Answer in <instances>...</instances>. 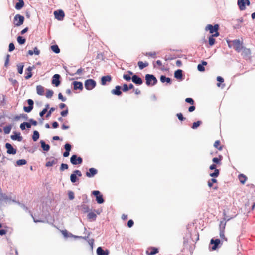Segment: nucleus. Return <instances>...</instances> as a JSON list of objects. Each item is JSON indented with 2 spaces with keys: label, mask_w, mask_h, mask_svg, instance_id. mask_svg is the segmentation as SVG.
<instances>
[{
  "label": "nucleus",
  "mask_w": 255,
  "mask_h": 255,
  "mask_svg": "<svg viewBox=\"0 0 255 255\" xmlns=\"http://www.w3.org/2000/svg\"><path fill=\"white\" fill-rule=\"evenodd\" d=\"M27 163V161L25 159H20L16 161V165L18 166L25 165Z\"/></svg>",
  "instance_id": "37998d69"
},
{
  "label": "nucleus",
  "mask_w": 255,
  "mask_h": 255,
  "mask_svg": "<svg viewBox=\"0 0 255 255\" xmlns=\"http://www.w3.org/2000/svg\"><path fill=\"white\" fill-rule=\"evenodd\" d=\"M10 55L7 54L6 55V59H5V63H4V66L5 67H7L8 66V63H9V59H10Z\"/></svg>",
  "instance_id": "13d9d810"
},
{
  "label": "nucleus",
  "mask_w": 255,
  "mask_h": 255,
  "mask_svg": "<svg viewBox=\"0 0 255 255\" xmlns=\"http://www.w3.org/2000/svg\"><path fill=\"white\" fill-rule=\"evenodd\" d=\"M230 220V218H228L226 220V219L225 218H224L223 220L222 221H220V225H219V230L220 229L225 230L226 225V222H227V221H228Z\"/></svg>",
  "instance_id": "cd10ccee"
},
{
  "label": "nucleus",
  "mask_w": 255,
  "mask_h": 255,
  "mask_svg": "<svg viewBox=\"0 0 255 255\" xmlns=\"http://www.w3.org/2000/svg\"><path fill=\"white\" fill-rule=\"evenodd\" d=\"M26 76H25V78L26 79H29L32 76V73L31 72H25Z\"/></svg>",
  "instance_id": "338daca9"
},
{
  "label": "nucleus",
  "mask_w": 255,
  "mask_h": 255,
  "mask_svg": "<svg viewBox=\"0 0 255 255\" xmlns=\"http://www.w3.org/2000/svg\"><path fill=\"white\" fill-rule=\"evenodd\" d=\"M219 174H220L219 170L215 169L214 170V172L210 174V176L212 177L215 178V177H217L219 175Z\"/></svg>",
  "instance_id": "a18cd8bd"
},
{
  "label": "nucleus",
  "mask_w": 255,
  "mask_h": 255,
  "mask_svg": "<svg viewBox=\"0 0 255 255\" xmlns=\"http://www.w3.org/2000/svg\"><path fill=\"white\" fill-rule=\"evenodd\" d=\"M68 198L70 200H72L74 199V193L72 191H68Z\"/></svg>",
  "instance_id": "864d4df0"
},
{
  "label": "nucleus",
  "mask_w": 255,
  "mask_h": 255,
  "mask_svg": "<svg viewBox=\"0 0 255 255\" xmlns=\"http://www.w3.org/2000/svg\"><path fill=\"white\" fill-rule=\"evenodd\" d=\"M146 84L148 86H154L157 83L156 78L152 74H147L145 75Z\"/></svg>",
  "instance_id": "f03ea898"
},
{
  "label": "nucleus",
  "mask_w": 255,
  "mask_h": 255,
  "mask_svg": "<svg viewBox=\"0 0 255 255\" xmlns=\"http://www.w3.org/2000/svg\"><path fill=\"white\" fill-rule=\"evenodd\" d=\"M241 51L242 55L243 56L244 59L247 60L250 58L251 53L249 49L243 47Z\"/></svg>",
  "instance_id": "4468645a"
},
{
  "label": "nucleus",
  "mask_w": 255,
  "mask_h": 255,
  "mask_svg": "<svg viewBox=\"0 0 255 255\" xmlns=\"http://www.w3.org/2000/svg\"><path fill=\"white\" fill-rule=\"evenodd\" d=\"M92 194L96 197V200L98 204H102L104 202L103 195L99 191L94 190L92 192Z\"/></svg>",
  "instance_id": "39448f33"
},
{
  "label": "nucleus",
  "mask_w": 255,
  "mask_h": 255,
  "mask_svg": "<svg viewBox=\"0 0 255 255\" xmlns=\"http://www.w3.org/2000/svg\"><path fill=\"white\" fill-rule=\"evenodd\" d=\"M233 48L238 52H241L244 47L242 42L239 39H235L232 41Z\"/></svg>",
  "instance_id": "7ed1b4c3"
},
{
  "label": "nucleus",
  "mask_w": 255,
  "mask_h": 255,
  "mask_svg": "<svg viewBox=\"0 0 255 255\" xmlns=\"http://www.w3.org/2000/svg\"><path fill=\"white\" fill-rule=\"evenodd\" d=\"M78 209L81 210L83 213L88 212L90 210L89 207L85 203H82L80 206H77Z\"/></svg>",
  "instance_id": "4be33fe9"
},
{
  "label": "nucleus",
  "mask_w": 255,
  "mask_h": 255,
  "mask_svg": "<svg viewBox=\"0 0 255 255\" xmlns=\"http://www.w3.org/2000/svg\"><path fill=\"white\" fill-rule=\"evenodd\" d=\"M68 168V165L67 164L62 163L60 167V170L61 171H63L64 170L67 169Z\"/></svg>",
  "instance_id": "603ef678"
},
{
  "label": "nucleus",
  "mask_w": 255,
  "mask_h": 255,
  "mask_svg": "<svg viewBox=\"0 0 255 255\" xmlns=\"http://www.w3.org/2000/svg\"><path fill=\"white\" fill-rule=\"evenodd\" d=\"M49 159V161H47L45 164V166L47 167H51L58 163V159L54 157L47 158L46 160Z\"/></svg>",
  "instance_id": "ddd939ff"
},
{
  "label": "nucleus",
  "mask_w": 255,
  "mask_h": 255,
  "mask_svg": "<svg viewBox=\"0 0 255 255\" xmlns=\"http://www.w3.org/2000/svg\"><path fill=\"white\" fill-rule=\"evenodd\" d=\"M14 135L11 136V139L13 140H17L18 141H21L23 139L22 136H21L20 132H14Z\"/></svg>",
  "instance_id": "aec40b11"
},
{
  "label": "nucleus",
  "mask_w": 255,
  "mask_h": 255,
  "mask_svg": "<svg viewBox=\"0 0 255 255\" xmlns=\"http://www.w3.org/2000/svg\"><path fill=\"white\" fill-rule=\"evenodd\" d=\"M123 78L127 81H129L131 79H132V78H131L129 75L128 74H124Z\"/></svg>",
  "instance_id": "69168bd1"
},
{
  "label": "nucleus",
  "mask_w": 255,
  "mask_h": 255,
  "mask_svg": "<svg viewBox=\"0 0 255 255\" xmlns=\"http://www.w3.org/2000/svg\"><path fill=\"white\" fill-rule=\"evenodd\" d=\"M70 162L73 165H78L82 164L83 159L81 157H78L77 155H73L70 158Z\"/></svg>",
  "instance_id": "6e6552de"
},
{
  "label": "nucleus",
  "mask_w": 255,
  "mask_h": 255,
  "mask_svg": "<svg viewBox=\"0 0 255 255\" xmlns=\"http://www.w3.org/2000/svg\"><path fill=\"white\" fill-rule=\"evenodd\" d=\"M24 5V3L23 0H22V1L19 0V1H18V2H17L16 3L15 8L17 10H20L23 7Z\"/></svg>",
  "instance_id": "f704fd0d"
},
{
  "label": "nucleus",
  "mask_w": 255,
  "mask_h": 255,
  "mask_svg": "<svg viewBox=\"0 0 255 255\" xmlns=\"http://www.w3.org/2000/svg\"><path fill=\"white\" fill-rule=\"evenodd\" d=\"M220 144V141L219 140H217L215 141V142L214 143V146L216 148H218V150H221L222 149V147L221 146L219 147L218 148V146Z\"/></svg>",
  "instance_id": "6e6d98bb"
},
{
  "label": "nucleus",
  "mask_w": 255,
  "mask_h": 255,
  "mask_svg": "<svg viewBox=\"0 0 255 255\" xmlns=\"http://www.w3.org/2000/svg\"><path fill=\"white\" fill-rule=\"evenodd\" d=\"M5 147L7 149V153L9 154H15L16 153V149L14 148L11 144L6 143Z\"/></svg>",
  "instance_id": "dca6fc26"
},
{
  "label": "nucleus",
  "mask_w": 255,
  "mask_h": 255,
  "mask_svg": "<svg viewBox=\"0 0 255 255\" xmlns=\"http://www.w3.org/2000/svg\"><path fill=\"white\" fill-rule=\"evenodd\" d=\"M82 199H83L82 203L87 204L89 202V200L88 199V196L86 194H83L82 195Z\"/></svg>",
  "instance_id": "5fc2aeb1"
},
{
  "label": "nucleus",
  "mask_w": 255,
  "mask_h": 255,
  "mask_svg": "<svg viewBox=\"0 0 255 255\" xmlns=\"http://www.w3.org/2000/svg\"><path fill=\"white\" fill-rule=\"evenodd\" d=\"M18 43L20 45L24 44L26 42V39L22 36H18L17 38Z\"/></svg>",
  "instance_id": "ea45409f"
},
{
  "label": "nucleus",
  "mask_w": 255,
  "mask_h": 255,
  "mask_svg": "<svg viewBox=\"0 0 255 255\" xmlns=\"http://www.w3.org/2000/svg\"><path fill=\"white\" fill-rule=\"evenodd\" d=\"M222 244V242L219 239H212L210 241L209 245V250L210 251H215Z\"/></svg>",
  "instance_id": "f257e3e1"
},
{
  "label": "nucleus",
  "mask_w": 255,
  "mask_h": 255,
  "mask_svg": "<svg viewBox=\"0 0 255 255\" xmlns=\"http://www.w3.org/2000/svg\"><path fill=\"white\" fill-rule=\"evenodd\" d=\"M158 252V250L155 247H151L146 251V254L148 255H154Z\"/></svg>",
  "instance_id": "a878e982"
},
{
  "label": "nucleus",
  "mask_w": 255,
  "mask_h": 255,
  "mask_svg": "<svg viewBox=\"0 0 255 255\" xmlns=\"http://www.w3.org/2000/svg\"><path fill=\"white\" fill-rule=\"evenodd\" d=\"M185 101L186 102L191 105H193L194 104V100L192 98H187L185 99Z\"/></svg>",
  "instance_id": "4d7b16f0"
},
{
  "label": "nucleus",
  "mask_w": 255,
  "mask_h": 255,
  "mask_svg": "<svg viewBox=\"0 0 255 255\" xmlns=\"http://www.w3.org/2000/svg\"><path fill=\"white\" fill-rule=\"evenodd\" d=\"M51 49L53 52H54L56 54H58L60 52V48L56 44L52 45L51 46Z\"/></svg>",
  "instance_id": "c9c22d12"
},
{
  "label": "nucleus",
  "mask_w": 255,
  "mask_h": 255,
  "mask_svg": "<svg viewBox=\"0 0 255 255\" xmlns=\"http://www.w3.org/2000/svg\"><path fill=\"white\" fill-rule=\"evenodd\" d=\"M218 24H215L214 26L211 24H208L205 28V30L206 31L209 30L211 34L214 33L216 31H218Z\"/></svg>",
  "instance_id": "9b49d317"
},
{
  "label": "nucleus",
  "mask_w": 255,
  "mask_h": 255,
  "mask_svg": "<svg viewBox=\"0 0 255 255\" xmlns=\"http://www.w3.org/2000/svg\"><path fill=\"white\" fill-rule=\"evenodd\" d=\"M202 123L201 121H197L196 122H194L192 126V128L193 129H196Z\"/></svg>",
  "instance_id": "79ce46f5"
},
{
  "label": "nucleus",
  "mask_w": 255,
  "mask_h": 255,
  "mask_svg": "<svg viewBox=\"0 0 255 255\" xmlns=\"http://www.w3.org/2000/svg\"><path fill=\"white\" fill-rule=\"evenodd\" d=\"M217 80L219 82V83H217V86L219 87H221L222 88H223V87L225 86V84L221 85V83L224 82V78L221 76H218L217 77Z\"/></svg>",
  "instance_id": "72a5a7b5"
},
{
  "label": "nucleus",
  "mask_w": 255,
  "mask_h": 255,
  "mask_svg": "<svg viewBox=\"0 0 255 255\" xmlns=\"http://www.w3.org/2000/svg\"><path fill=\"white\" fill-rule=\"evenodd\" d=\"M85 87L88 90H91L96 86V81L92 79H89L85 81Z\"/></svg>",
  "instance_id": "20e7f679"
},
{
  "label": "nucleus",
  "mask_w": 255,
  "mask_h": 255,
  "mask_svg": "<svg viewBox=\"0 0 255 255\" xmlns=\"http://www.w3.org/2000/svg\"><path fill=\"white\" fill-rule=\"evenodd\" d=\"M41 147L44 151L48 152L50 148V146L49 144H46L45 142L43 140L40 141Z\"/></svg>",
  "instance_id": "bb28decb"
},
{
  "label": "nucleus",
  "mask_w": 255,
  "mask_h": 255,
  "mask_svg": "<svg viewBox=\"0 0 255 255\" xmlns=\"http://www.w3.org/2000/svg\"><path fill=\"white\" fill-rule=\"evenodd\" d=\"M223 159V156L219 155V158L214 157L212 159V161L216 164H221V161Z\"/></svg>",
  "instance_id": "473e14b6"
},
{
  "label": "nucleus",
  "mask_w": 255,
  "mask_h": 255,
  "mask_svg": "<svg viewBox=\"0 0 255 255\" xmlns=\"http://www.w3.org/2000/svg\"><path fill=\"white\" fill-rule=\"evenodd\" d=\"M39 133L38 132V131H36V130H35L33 131V134L32 135V139L34 141H36L38 140V139L39 138Z\"/></svg>",
  "instance_id": "e433bc0d"
},
{
  "label": "nucleus",
  "mask_w": 255,
  "mask_h": 255,
  "mask_svg": "<svg viewBox=\"0 0 255 255\" xmlns=\"http://www.w3.org/2000/svg\"><path fill=\"white\" fill-rule=\"evenodd\" d=\"M160 81L162 83L166 82L168 84H171V79L169 77H166L165 75H161L160 77Z\"/></svg>",
  "instance_id": "c85d7f7f"
},
{
  "label": "nucleus",
  "mask_w": 255,
  "mask_h": 255,
  "mask_svg": "<svg viewBox=\"0 0 255 255\" xmlns=\"http://www.w3.org/2000/svg\"><path fill=\"white\" fill-rule=\"evenodd\" d=\"M15 49V46L13 43H10L9 45V49L8 51L9 52H12Z\"/></svg>",
  "instance_id": "e2e57ef3"
},
{
  "label": "nucleus",
  "mask_w": 255,
  "mask_h": 255,
  "mask_svg": "<svg viewBox=\"0 0 255 255\" xmlns=\"http://www.w3.org/2000/svg\"><path fill=\"white\" fill-rule=\"evenodd\" d=\"M28 106H24L23 110L25 112L29 113L33 108L34 102L32 99H29L27 100Z\"/></svg>",
  "instance_id": "9d476101"
},
{
  "label": "nucleus",
  "mask_w": 255,
  "mask_h": 255,
  "mask_svg": "<svg viewBox=\"0 0 255 255\" xmlns=\"http://www.w3.org/2000/svg\"><path fill=\"white\" fill-rule=\"evenodd\" d=\"M219 231H220V237L221 239L222 240H224L227 241V239L225 237V236L224 234L225 230L220 229Z\"/></svg>",
  "instance_id": "c03bdc74"
},
{
  "label": "nucleus",
  "mask_w": 255,
  "mask_h": 255,
  "mask_svg": "<svg viewBox=\"0 0 255 255\" xmlns=\"http://www.w3.org/2000/svg\"><path fill=\"white\" fill-rule=\"evenodd\" d=\"M112 80V77L110 75L104 76L101 78V84L102 85H106L107 82H111Z\"/></svg>",
  "instance_id": "393cba45"
},
{
  "label": "nucleus",
  "mask_w": 255,
  "mask_h": 255,
  "mask_svg": "<svg viewBox=\"0 0 255 255\" xmlns=\"http://www.w3.org/2000/svg\"><path fill=\"white\" fill-rule=\"evenodd\" d=\"M72 84L73 85L74 90H82L83 89V83L81 82L75 81L72 83Z\"/></svg>",
  "instance_id": "a211bd4d"
},
{
  "label": "nucleus",
  "mask_w": 255,
  "mask_h": 255,
  "mask_svg": "<svg viewBox=\"0 0 255 255\" xmlns=\"http://www.w3.org/2000/svg\"><path fill=\"white\" fill-rule=\"evenodd\" d=\"M53 93H54V92H53V90H50V89H47V92L46 93V97L47 98H51L52 97Z\"/></svg>",
  "instance_id": "de8ad7c7"
},
{
  "label": "nucleus",
  "mask_w": 255,
  "mask_h": 255,
  "mask_svg": "<svg viewBox=\"0 0 255 255\" xmlns=\"http://www.w3.org/2000/svg\"><path fill=\"white\" fill-rule=\"evenodd\" d=\"M215 43V39L214 37L210 35L209 37V44L210 46H213Z\"/></svg>",
  "instance_id": "09e8293b"
},
{
  "label": "nucleus",
  "mask_w": 255,
  "mask_h": 255,
  "mask_svg": "<svg viewBox=\"0 0 255 255\" xmlns=\"http://www.w3.org/2000/svg\"><path fill=\"white\" fill-rule=\"evenodd\" d=\"M24 17L20 14H16L14 18V22L16 26H19L23 23Z\"/></svg>",
  "instance_id": "1a4fd4ad"
},
{
  "label": "nucleus",
  "mask_w": 255,
  "mask_h": 255,
  "mask_svg": "<svg viewBox=\"0 0 255 255\" xmlns=\"http://www.w3.org/2000/svg\"><path fill=\"white\" fill-rule=\"evenodd\" d=\"M111 93L113 95L117 96H120L122 94L121 87L119 85H117L115 87V89H113L111 91Z\"/></svg>",
  "instance_id": "5701e85b"
},
{
  "label": "nucleus",
  "mask_w": 255,
  "mask_h": 255,
  "mask_svg": "<svg viewBox=\"0 0 255 255\" xmlns=\"http://www.w3.org/2000/svg\"><path fill=\"white\" fill-rule=\"evenodd\" d=\"M62 233L65 238H67L69 237H74V236L71 233H69L66 230H62Z\"/></svg>",
  "instance_id": "a19ab883"
},
{
  "label": "nucleus",
  "mask_w": 255,
  "mask_h": 255,
  "mask_svg": "<svg viewBox=\"0 0 255 255\" xmlns=\"http://www.w3.org/2000/svg\"><path fill=\"white\" fill-rule=\"evenodd\" d=\"M238 178L242 184H244L247 179L246 176L243 174H239Z\"/></svg>",
  "instance_id": "4c0bfd02"
},
{
  "label": "nucleus",
  "mask_w": 255,
  "mask_h": 255,
  "mask_svg": "<svg viewBox=\"0 0 255 255\" xmlns=\"http://www.w3.org/2000/svg\"><path fill=\"white\" fill-rule=\"evenodd\" d=\"M68 109L67 107L65 110L62 111L61 112L60 114L62 116L65 117L68 114Z\"/></svg>",
  "instance_id": "0e129e2a"
},
{
  "label": "nucleus",
  "mask_w": 255,
  "mask_h": 255,
  "mask_svg": "<svg viewBox=\"0 0 255 255\" xmlns=\"http://www.w3.org/2000/svg\"><path fill=\"white\" fill-rule=\"evenodd\" d=\"M36 91L37 94L39 95H43L44 94V87L41 85H37L36 86Z\"/></svg>",
  "instance_id": "2f4dec72"
},
{
  "label": "nucleus",
  "mask_w": 255,
  "mask_h": 255,
  "mask_svg": "<svg viewBox=\"0 0 255 255\" xmlns=\"http://www.w3.org/2000/svg\"><path fill=\"white\" fill-rule=\"evenodd\" d=\"M149 65L148 63L147 62H143L142 61H139L138 62V66H139L140 69H143L145 67L148 66Z\"/></svg>",
  "instance_id": "58836bf2"
},
{
  "label": "nucleus",
  "mask_w": 255,
  "mask_h": 255,
  "mask_svg": "<svg viewBox=\"0 0 255 255\" xmlns=\"http://www.w3.org/2000/svg\"><path fill=\"white\" fill-rule=\"evenodd\" d=\"M55 110V108L54 107H51L50 109V110L48 111L47 112V114L46 115V118H49L51 116L52 113L53 111H54Z\"/></svg>",
  "instance_id": "3c124183"
},
{
  "label": "nucleus",
  "mask_w": 255,
  "mask_h": 255,
  "mask_svg": "<svg viewBox=\"0 0 255 255\" xmlns=\"http://www.w3.org/2000/svg\"><path fill=\"white\" fill-rule=\"evenodd\" d=\"M12 128V125L11 124H9L6 126H5L3 128V131L4 134H9L11 130V128Z\"/></svg>",
  "instance_id": "7c9ffc66"
},
{
  "label": "nucleus",
  "mask_w": 255,
  "mask_h": 255,
  "mask_svg": "<svg viewBox=\"0 0 255 255\" xmlns=\"http://www.w3.org/2000/svg\"><path fill=\"white\" fill-rule=\"evenodd\" d=\"M88 220L91 221H95L97 218V215L93 212H89L87 215Z\"/></svg>",
  "instance_id": "c756f323"
},
{
  "label": "nucleus",
  "mask_w": 255,
  "mask_h": 255,
  "mask_svg": "<svg viewBox=\"0 0 255 255\" xmlns=\"http://www.w3.org/2000/svg\"><path fill=\"white\" fill-rule=\"evenodd\" d=\"M98 173V170L94 168H90L89 171L86 173V175L89 178L93 177Z\"/></svg>",
  "instance_id": "f3484780"
},
{
  "label": "nucleus",
  "mask_w": 255,
  "mask_h": 255,
  "mask_svg": "<svg viewBox=\"0 0 255 255\" xmlns=\"http://www.w3.org/2000/svg\"><path fill=\"white\" fill-rule=\"evenodd\" d=\"M176 116L178 119L181 121H183L185 119V118L183 117V114L181 113H177Z\"/></svg>",
  "instance_id": "bf43d9fd"
},
{
  "label": "nucleus",
  "mask_w": 255,
  "mask_h": 255,
  "mask_svg": "<svg viewBox=\"0 0 255 255\" xmlns=\"http://www.w3.org/2000/svg\"><path fill=\"white\" fill-rule=\"evenodd\" d=\"M174 77L178 80H182L183 79V71L181 69H178L174 72Z\"/></svg>",
  "instance_id": "b1692460"
},
{
  "label": "nucleus",
  "mask_w": 255,
  "mask_h": 255,
  "mask_svg": "<svg viewBox=\"0 0 255 255\" xmlns=\"http://www.w3.org/2000/svg\"><path fill=\"white\" fill-rule=\"evenodd\" d=\"M60 75L58 74L54 75L52 78V83L56 87H58L60 84Z\"/></svg>",
  "instance_id": "2eb2a0df"
},
{
  "label": "nucleus",
  "mask_w": 255,
  "mask_h": 255,
  "mask_svg": "<svg viewBox=\"0 0 255 255\" xmlns=\"http://www.w3.org/2000/svg\"><path fill=\"white\" fill-rule=\"evenodd\" d=\"M82 175L81 172L79 170H74L70 175V180L72 183H74L77 182L79 179L77 177H81Z\"/></svg>",
  "instance_id": "423d86ee"
},
{
  "label": "nucleus",
  "mask_w": 255,
  "mask_h": 255,
  "mask_svg": "<svg viewBox=\"0 0 255 255\" xmlns=\"http://www.w3.org/2000/svg\"><path fill=\"white\" fill-rule=\"evenodd\" d=\"M197 69L198 71L200 72H203L205 71L204 66H203L201 64H199L197 66Z\"/></svg>",
  "instance_id": "680f3d73"
},
{
  "label": "nucleus",
  "mask_w": 255,
  "mask_h": 255,
  "mask_svg": "<svg viewBox=\"0 0 255 255\" xmlns=\"http://www.w3.org/2000/svg\"><path fill=\"white\" fill-rule=\"evenodd\" d=\"M97 255H108L109 254V251L107 249L104 250L102 247H99L97 249Z\"/></svg>",
  "instance_id": "412c9836"
},
{
  "label": "nucleus",
  "mask_w": 255,
  "mask_h": 255,
  "mask_svg": "<svg viewBox=\"0 0 255 255\" xmlns=\"http://www.w3.org/2000/svg\"><path fill=\"white\" fill-rule=\"evenodd\" d=\"M122 90L124 92H127L129 90L128 86L127 84H124Z\"/></svg>",
  "instance_id": "774afa93"
},
{
  "label": "nucleus",
  "mask_w": 255,
  "mask_h": 255,
  "mask_svg": "<svg viewBox=\"0 0 255 255\" xmlns=\"http://www.w3.org/2000/svg\"><path fill=\"white\" fill-rule=\"evenodd\" d=\"M217 180L215 178H211L208 182V185L209 187H211L213 186V184L216 183Z\"/></svg>",
  "instance_id": "8fccbe9b"
},
{
  "label": "nucleus",
  "mask_w": 255,
  "mask_h": 255,
  "mask_svg": "<svg viewBox=\"0 0 255 255\" xmlns=\"http://www.w3.org/2000/svg\"><path fill=\"white\" fill-rule=\"evenodd\" d=\"M18 72L20 74H22L23 73V70L24 65L23 63L19 64L17 65Z\"/></svg>",
  "instance_id": "49530a36"
},
{
  "label": "nucleus",
  "mask_w": 255,
  "mask_h": 255,
  "mask_svg": "<svg viewBox=\"0 0 255 255\" xmlns=\"http://www.w3.org/2000/svg\"><path fill=\"white\" fill-rule=\"evenodd\" d=\"M71 145L69 143H66L64 145V149L66 151L68 150L69 152L71 150Z\"/></svg>",
  "instance_id": "052dcab7"
},
{
  "label": "nucleus",
  "mask_w": 255,
  "mask_h": 255,
  "mask_svg": "<svg viewBox=\"0 0 255 255\" xmlns=\"http://www.w3.org/2000/svg\"><path fill=\"white\" fill-rule=\"evenodd\" d=\"M132 82L136 85H141L143 83L142 79L136 75H133L132 77Z\"/></svg>",
  "instance_id": "6ab92c4d"
},
{
  "label": "nucleus",
  "mask_w": 255,
  "mask_h": 255,
  "mask_svg": "<svg viewBox=\"0 0 255 255\" xmlns=\"http://www.w3.org/2000/svg\"><path fill=\"white\" fill-rule=\"evenodd\" d=\"M237 4L240 10H244L246 9V6H249L250 5V1L249 0H238Z\"/></svg>",
  "instance_id": "0eeeda50"
},
{
  "label": "nucleus",
  "mask_w": 255,
  "mask_h": 255,
  "mask_svg": "<svg viewBox=\"0 0 255 255\" xmlns=\"http://www.w3.org/2000/svg\"><path fill=\"white\" fill-rule=\"evenodd\" d=\"M54 14L55 18L58 20H62L65 16L64 11L61 9L55 11Z\"/></svg>",
  "instance_id": "f8f14e48"
}]
</instances>
